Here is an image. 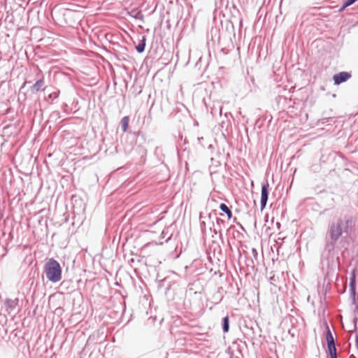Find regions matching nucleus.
<instances>
[{
	"label": "nucleus",
	"instance_id": "nucleus-3",
	"mask_svg": "<svg viewBox=\"0 0 358 358\" xmlns=\"http://www.w3.org/2000/svg\"><path fill=\"white\" fill-rule=\"evenodd\" d=\"M351 77V75L348 72H341L334 76V80L336 85L345 82Z\"/></svg>",
	"mask_w": 358,
	"mask_h": 358
},
{
	"label": "nucleus",
	"instance_id": "nucleus-8",
	"mask_svg": "<svg viewBox=\"0 0 358 358\" xmlns=\"http://www.w3.org/2000/svg\"><path fill=\"white\" fill-rule=\"evenodd\" d=\"M129 118L127 116L124 117L121 120L122 129L126 131L129 126Z\"/></svg>",
	"mask_w": 358,
	"mask_h": 358
},
{
	"label": "nucleus",
	"instance_id": "nucleus-6",
	"mask_svg": "<svg viewBox=\"0 0 358 358\" xmlns=\"http://www.w3.org/2000/svg\"><path fill=\"white\" fill-rule=\"evenodd\" d=\"M220 208L222 211L224 212L227 214L229 219L231 218L232 213L226 204L221 203L220 206Z\"/></svg>",
	"mask_w": 358,
	"mask_h": 358
},
{
	"label": "nucleus",
	"instance_id": "nucleus-2",
	"mask_svg": "<svg viewBox=\"0 0 358 358\" xmlns=\"http://www.w3.org/2000/svg\"><path fill=\"white\" fill-rule=\"evenodd\" d=\"M349 222L348 220L339 219L336 223H334L330 228L331 238L336 241L341 237L343 231L347 232Z\"/></svg>",
	"mask_w": 358,
	"mask_h": 358
},
{
	"label": "nucleus",
	"instance_id": "nucleus-12",
	"mask_svg": "<svg viewBox=\"0 0 358 358\" xmlns=\"http://www.w3.org/2000/svg\"><path fill=\"white\" fill-rule=\"evenodd\" d=\"M331 358H336V354L334 355V352H333L332 355H331Z\"/></svg>",
	"mask_w": 358,
	"mask_h": 358
},
{
	"label": "nucleus",
	"instance_id": "nucleus-9",
	"mask_svg": "<svg viewBox=\"0 0 358 358\" xmlns=\"http://www.w3.org/2000/svg\"><path fill=\"white\" fill-rule=\"evenodd\" d=\"M229 328V317L226 316L223 320V331L224 332H228Z\"/></svg>",
	"mask_w": 358,
	"mask_h": 358
},
{
	"label": "nucleus",
	"instance_id": "nucleus-5",
	"mask_svg": "<svg viewBox=\"0 0 358 358\" xmlns=\"http://www.w3.org/2000/svg\"><path fill=\"white\" fill-rule=\"evenodd\" d=\"M327 341L328 343V347L329 349L330 354L332 355L333 351L335 353L336 348H335V345H334V338L332 336V334H331L330 330H328V331H327Z\"/></svg>",
	"mask_w": 358,
	"mask_h": 358
},
{
	"label": "nucleus",
	"instance_id": "nucleus-1",
	"mask_svg": "<svg viewBox=\"0 0 358 358\" xmlns=\"http://www.w3.org/2000/svg\"><path fill=\"white\" fill-rule=\"evenodd\" d=\"M45 272L47 278L51 282H57L62 279V268L54 259H50L46 263Z\"/></svg>",
	"mask_w": 358,
	"mask_h": 358
},
{
	"label": "nucleus",
	"instance_id": "nucleus-7",
	"mask_svg": "<svg viewBox=\"0 0 358 358\" xmlns=\"http://www.w3.org/2000/svg\"><path fill=\"white\" fill-rule=\"evenodd\" d=\"M43 80H39L36 81V83L31 87V90L34 92H38L43 85Z\"/></svg>",
	"mask_w": 358,
	"mask_h": 358
},
{
	"label": "nucleus",
	"instance_id": "nucleus-4",
	"mask_svg": "<svg viewBox=\"0 0 358 358\" xmlns=\"http://www.w3.org/2000/svg\"><path fill=\"white\" fill-rule=\"evenodd\" d=\"M268 185H264L262 187V192H261V206L262 208H264L266 201L268 199Z\"/></svg>",
	"mask_w": 358,
	"mask_h": 358
},
{
	"label": "nucleus",
	"instance_id": "nucleus-10",
	"mask_svg": "<svg viewBox=\"0 0 358 358\" xmlns=\"http://www.w3.org/2000/svg\"><path fill=\"white\" fill-rule=\"evenodd\" d=\"M136 50L138 52H142L143 50H144V48H145V43H143L142 44H139L136 47Z\"/></svg>",
	"mask_w": 358,
	"mask_h": 358
},
{
	"label": "nucleus",
	"instance_id": "nucleus-11",
	"mask_svg": "<svg viewBox=\"0 0 358 358\" xmlns=\"http://www.w3.org/2000/svg\"><path fill=\"white\" fill-rule=\"evenodd\" d=\"M355 283V277H353L352 279H351V285H353Z\"/></svg>",
	"mask_w": 358,
	"mask_h": 358
}]
</instances>
